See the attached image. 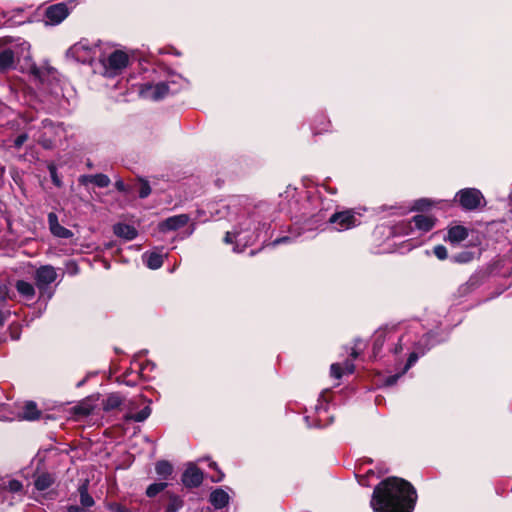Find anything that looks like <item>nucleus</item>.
I'll return each instance as SVG.
<instances>
[{
  "label": "nucleus",
  "mask_w": 512,
  "mask_h": 512,
  "mask_svg": "<svg viewBox=\"0 0 512 512\" xmlns=\"http://www.w3.org/2000/svg\"><path fill=\"white\" fill-rule=\"evenodd\" d=\"M150 405H146L143 409L135 414H129L125 417L126 420H133L135 422H143L151 415Z\"/></svg>",
  "instance_id": "7c9ffc66"
},
{
  "label": "nucleus",
  "mask_w": 512,
  "mask_h": 512,
  "mask_svg": "<svg viewBox=\"0 0 512 512\" xmlns=\"http://www.w3.org/2000/svg\"><path fill=\"white\" fill-rule=\"evenodd\" d=\"M390 339H391L390 332L387 331L386 329H380V330L376 331V333L374 335L373 346H372V352H373L374 357H377L381 353L385 342Z\"/></svg>",
  "instance_id": "6ab92c4d"
},
{
  "label": "nucleus",
  "mask_w": 512,
  "mask_h": 512,
  "mask_svg": "<svg viewBox=\"0 0 512 512\" xmlns=\"http://www.w3.org/2000/svg\"><path fill=\"white\" fill-rule=\"evenodd\" d=\"M112 246H113V244H112V243L107 244V247H108V248H111Z\"/></svg>",
  "instance_id": "338daca9"
},
{
  "label": "nucleus",
  "mask_w": 512,
  "mask_h": 512,
  "mask_svg": "<svg viewBox=\"0 0 512 512\" xmlns=\"http://www.w3.org/2000/svg\"><path fill=\"white\" fill-rule=\"evenodd\" d=\"M205 459L209 461V464H208L209 468H210V469H213V470H214V472H216V474H215V475H212V476L210 477V480H211L212 482H214V483H218V482L223 481V479H224V477H225V474H224V472L219 468L218 464H217L215 461L211 460L210 458H205Z\"/></svg>",
  "instance_id": "e433bc0d"
},
{
  "label": "nucleus",
  "mask_w": 512,
  "mask_h": 512,
  "mask_svg": "<svg viewBox=\"0 0 512 512\" xmlns=\"http://www.w3.org/2000/svg\"><path fill=\"white\" fill-rule=\"evenodd\" d=\"M350 357H351L352 359H357V358L359 357V352L357 351V349H356V348H353V349H352V351H351V353H350Z\"/></svg>",
  "instance_id": "e2e57ef3"
},
{
  "label": "nucleus",
  "mask_w": 512,
  "mask_h": 512,
  "mask_svg": "<svg viewBox=\"0 0 512 512\" xmlns=\"http://www.w3.org/2000/svg\"><path fill=\"white\" fill-rule=\"evenodd\" d=\"M48 171H49L52 183L56 187L61 188L63 186V182L60 179V177L58 176L57 167H56V165L54 163H50L48 165Z\"/></svg>",
  "instance_id": "a19ab883"
},
{
  "label": "nucleus",
  "mask_w": 512,
  "mask_h": 512,
  "mask_svg": "<svg viewBox=\"0 0 512 512\" xmlns=\"http://www.w3.org/2000/svg\"><path fill=\"white\" fill-rule=\"evenodd\" d=\"M123 397L119 393H110L102 402V407L105 412H110L119 408L123 403Z\"/></svg>",
  "instance_id": "5701e85b"
},
{
  "label": "nucleus",
  "mask_w": 512,
  "mask_h": 512,
  "mask_svg": "<svg viewBox=\"0 0 512 512\" xmlns=\"http://www.w3.org/2000/svg\"><path fill=\"white\" fill-rule=\"evenodd\" d=\"M29 74L40 83L45 82V71L42 67H38L35 63L29 67Z\"/></svg>",
  "instance_id": "ea45409f"
},
{
  "label": "nucleus",
  "mask_w": 512,
  "mask_h": 512,
  "mask_svg": "<svg viewBox=\"0 0 512 512\" xmlns=\"http://www.w3.org/2000/svg\"><path fill=\"white\" fill-rule=\"evenodd\" d=\"M47 221L49 225L50 232L53 236L63 239H70L73 237V232L64 226L60 225L58 221V216L54 212L48 213Z\"/></svg>",
  "instance_id": "f8f14e48"
},
{
  "label": "nucleus",
  "mask_w": 512,
  "mask_h": 512,
  "mask_svg": "<svg viewBox=\"0 0 512 512\" xmlns=\"http://www.w3.org/2000/svg\"><path fill=\"white\" fill-rule=\"evenodd\" d=\"M404 373H402V371L400 373H396L394 375H390L388 376L386 379H385V386H393L394 384L397 383L398 379L403 375Z\"/></svg>",
  "instance_id": "3c124183"
},
{
  "label": "nucleus",
  "mask_w": 512,
  "mask_h": 512,
  "mask_svg": "<svg viewBox=\"0 0 512 512\" xmlns=\"http://www.w3.org/2000/svg\"><path fill=\"white\" fill-rule=\"evenodd\" d=\"M455 199L462 209L472 211L481 206V201H484V196L481 191L476 188H464L456 193Z\"/></svg>",
  "instance_id": "7ed1b4c3"
},
{
  "label": "nucleus",
  "mask_w": 512,
  "mask_h": 512,
  "mask_svg": "<svg viewBox=\"0 0 512 512\" xmlns=\"http://www.w3.org/2000/svg\"><path fill=\"white\" fill-rule=\"evenodd\" d=\"M419 359V355L417 352H411L408 356L406 364L402 370V373H406Z\"/></svg>",
  "instance_id": "a18cd8bd"
},
{
  "label": "nucleus",
  "mask_w": 512,
  "mask_h": 512,
  "mask_svg": "<svg viewBox=\"0 0 512 512\" xmlns=\"http://www.w3.org/2000/svg\"><path fill=\"white\" fill-rule=\"evenodd\" d=\"M27 140L28 135L26 133L19 134L13 141V147L19 149Z\"/></svg>",
  "instance_id": "09e8293b"
},
{
  "label": "nucleus",
  "mask_w": 512,
  "mask_h": 512,
  "mask_svg": "<svg viewBox=\"0 0 512 512\" xmlns=\"http://www.w3.org/2000/svg\"><path fill=\"white\" fill-rule=\"evenodd\" d=\"M150 405H146L143 409L135 414H129L125 417L126 420H133L135 422H143L151 415Z\"/></svg>",
  "instance_id": "2f4dec72"
},
{
  "label": "nucleus",
  "mask_w": 512,
  "mask_h": 512,
  "mask_svg": "<svg viewBox=\"0 0 512 512\" xmlns=\"http://www.w3.org/2000/svg\"><path fill=\"white\" fill-rule=\"evenodd\" d=\"M155 471L158 476L167 480L173 473V466L167 460H159L155 464Z\"/></svg>",
  "instance_id": "a878e982"
},
{
  "label": "nucleus",
  "mask_w": 512,
  "mask_h": 512,
  "mask_svg": "<svg viewBox=\"0 0 512 512\" xmlns=\"http://www.w3.org/2000/svg\"><path fill=\"white\" fill-rule=\"evenodd\" d=\"M129 64V57L122 50H114L106 60L103 61L106 74L109 77L120 74Z\"/></svg>",
  "instance_id": "20e7f679"
},
{
  "label": "nucleus",
  "mask_w": 512,
  "mask_h": 512,
  "mask_svg": "<svg viewBox=\"0 0 512 512\" xmlns=\"http://www.w3.org/2000/svg\"><path fill=\"white\" fill-rule=\"evenodd\" d=\"M57 278L56 270L51 265L40 266L35 272V284L43 295L48 286L53 283Z\"/></svg>",
  "instance_id": "423d86ee"
},
{
  "label": "nucleus",
  "mask_w": 512,
  "mask_h": 512,
  "mask_svg": "<svg viewBox=\"0 0 512 512\" xmlns=\"http://www.w3.org/2000/svg\"><path fill=\"white\" fill-rule=\"evenodd\" d=\"M8 298H12L9 287L5 284L0 285V301H6Z\"/></svg>",
  "instance_id": "8fccbe9b"
},
{
  "label": "nucleus",
  "mask_w": 512,
  "mask_h": 512,
  "mask_svg": "<svg viewBox=\"0 0 512 512\" xmlns=\"http://www.w3.org/2000/svg\"><path fill=\"white\" fill-rule=\"evenodd\" d=\"M230 496L222 488L214 489L209 496V502L215 509H222L229 504Z\"/></svg>",
  "instance_id": "f3484780"
},
{
  "label": "nucleus",
  "mask_w": 512,
  "mask_h": 512,
  "mask_svg": "<svg viewBox=\"0 0 512 512\" xmlns=\"http://www.w3.org/2000/svg\"><path fill=\"white\" fill-rule=\"evenodd\" d=\"M42 414L37 403L29 400L24 403L21 412L18 413V418L25 421H36L41 419Z\"/></svg>",
  "instance_id": "ddd939ff"
},
{
  "label": "nucleus",
  "mask_w": 512,
  "mask_h": 512,
  "mask_svg": "<svg viewBox=\"0 0 512 512\" xmlns=\"http://www.w3.org/2000/svg\"><path fill=\"white\" fill-rule=\"evenodd\" d=\"M239 235L238 232H230V231H227L224 235V238H223V242L225 244H233L234 243V239Z\"/></svg>",
  "instance_id": "603ef678"
},
{
  "label": "nucleus",
  "mask_w": 512,
  "mask_h": 512,
  "mask_svg": "<svg viewBox=\"0 0 512 512\" xmlns=\"http://www.w3.org/2000/svg\"><path fill=\"white\" fill-rule=\"evenodd\" d=\"M204 479V474L194 463H189L181 475L182 484L188 488H198Z\"/></svg>",
  "instance_id": "0eeeda50"
},
{
  "label": "nucleus",
  "mask_w": 512,
  "mask_h": 512,
  "mask_svg": "<svg viewBox=\"0 0 512 512\" xmlns=\"http://www.w3.org/2000/svg\"><path fill=\"white\" fill-rule=\"evenodd\" d=\"M115 188L119 192L129 193L134 189V186L127 185L123 180L119 179L115 182Z\"/></svg>",
  "instance_id": "de8ad7c7"
},
{
  "label": "nucleus",
  "mask_w": 512,
  "mask_h": 512,
  "mask_svg": "<svg viewBox=\"0 0 512 512\" xmlns=\"http://www.w3.org/2000/svg\"><path fill=\"white\" fill-rule=\"evenodd\" d=\"M331 126V122L324 115H319L314 119L312 124L313 135H319L323 132H328Z\"/></svg>",
  "instance_id": "b1692460"
},
{
  "label": "nucleus",
  "mask_w": 512,
  "mask_h": 512,
  "mask_svg": "<svg viewBox=\"0 0 512 512\" xmlns=\"http://www.w3.org/2000/svg\"><path fill=\"white\" fill-rule=\"evenodd\" d=\"M79 182L82 185H86L87 183H93L97 187L105 188L110 184V178L106 174L98 173L94 175H82L79 178Z\"/></svg>",
  "instance_id": "a211bd4d"
},
{
  "label": "nucleus",
  "mask_w": 512,
  "mask_h": 512,
  "mask_svg": "<svg viewBox=\"0 0 512 512\" xmlns=\"http://www.w3.org/2000/svg\"><path fill=\"white\" fill-rule=\"evenodd\" d=\"M246 245H244L243 247H240L238 243H235L234 247H233V251L235 253H241L244 251Z\"/></svg>",
  "instance_id": "052dcab7"
},
{
  "label": "nucleus",
  "mask_w": 512,
  "mask_h": 512,
  "mask_svg": "<svg viewBox=\"0 0 512 512\" xmlns=\"http://www.w3.org/2000/svg\"><path fill=\"white\" fill-rule=\"evenodd\" d=\"M80 494V503L82 507H91L94 505L93 497L88 493V489L86 485H81L79 487Z\"/></svg>",
  "instance_id": "f704fd0d"
},
{
  "label": "nucleus",
  "mask_w": 512,
  "mask_h": 512,
  "mask_svg": "<svg viewBox=\"0 0 512 512\" xmlns=\"http://www.w3.org/2000/svg\"><path fill=\"white\" fill-rule=\"evenodd\" d=\"M468 235L469 231L465 226L455 225L448 228L447 236L444 239L451 244H458L464 241Z\"/></svg>",
  "instance_id": "2eb2a0df"
},
{
  "label": "nucleus",
  "mask_w": 512,
  "mask_h": 512,
  "mask_svg": "<svg viewBox=\"0 0 512 512\" xmlns=\"http://www.w3.org/2000/svg\"><path fill=\"white\" fill-rule=\"evenodd\" d=\"M42 132L40 134L38 143L44 149H53L55 146V139L50 136L51 133L56 129V125L51 119H44L41 122Z\"/></svg>",
  "instance_id": "9d476101"
},
{
  "label": "nucleus",
  "mask_w": 512,
  "mask_h": 512,
  "mask_svg": "<svg viewBox=\"0 0 512 512\" xmlns=\"http://www.w3.org/2000/svg\"><path fill=\"white\" fill-rule=\"evenodd\" d=\"M437 202L429 199V198H420L414 201L413 206L411 208L412 211L417 212H427L432 207H434Z\"/></svg>",
  "instance_id": "cd10ccee"
},
{
  "label": "nucleus",
  "mask_w": 512,
  "mask_h": 512,
  "mask_svg": "<svg viewBox=\"0 0 512 512\" xmlns=\"http://www.w3.org/2000/svg\"><path fill=\"white\" fill-rule=\"evenodd\" d=\"M402 339L403 337H400L398 342L395 343L394 347L390 350L394 355H399L403 351Z\"/></svg>",
  "instance_id": "864d4df0"
},
{
  "label": "nucleus",
  "mask_w": 512,
  "mask_h": 512,
  "mask_svg": "<svg viewBox=\"0 0 512 512\" xmlns=\"http://www.w3.org/2000/svg\"><path fill=\"white\" fill-rule=\"evenodd\" d=\"M141 398L145 401L147 400V398L144 395H141Z\"/></svg>",
  "instance_id": "774afa93"
},
{
  "label": "nucleus",
  "mask_w": 512,
  "mask_h": 512,
  "mask_svg": "<svg viewBox=\"0 0 512 512\" xmlns=\"http://www.w3.org/2000/svg\"><path fill=\"white\" fill-rule=\"evenodd\" d=\"M169 91V86L165 82H159L157 84L145 83L140 89V92L144 97L153 101L164 99L169 94Z\"/></svg>",
  "instance_id": "6e6552de"
},
{
  "label": "nucleus",
  "mask_w": 512,
  "mask_h": 512,
  "mask_svg": "<svg viewBox=\"0 0 512 512\" xmlns=\"http://www.w3.org/2000/svg\"><path fill=\"white\" fill-rule=\"evenodd\" d=\"M159 501L165 508L164 512H178L184 505L183 499L171 491L162 493Z\"/></svg>",
  "instance_id": "9b49d317"
},
{
  "label": "nucleus",
  "mask_w": 512,
  "mask_h": 512,
  "mask_svg": "<svg viewBox=\"0 0 512 512\" xmlns=\"http://www.w3.org/2000/svg\"><path fill=\"white\" fill-rule=\"evenodd\" d=\"M9 315L10 314L8 312L6 313L0 309V327L4 326Z\"/></svg>",
  "instance_id": "6e6d98bb"
},
{
  "label": "nucleus",
  "mask_w": 512,
  "mask_h": 512,
  "mask_svg": "<svg viewBox=\"0 0 512 512\" xmlns=\"http://www.w3.org/2000/svg\"><path fill=\"white\" fill-rule=\"evenodd\" d=\"M150 405H146L143 409L135 414H129L125 417L126 420H133L135 422H143L151 415Z\"/></svg>",
  "instance_id": "473e14b6"
},
{
  "label": "nucleus",
  "mask_w": 512,
  "mask_h": 512,
  "mask_svg": "<svg viewBox=\"0 0 512 512\" xmlns=\"http://www.w3.org/2000/svg\"><path fill=\"white\" fill-rule=\"evenodd\" d=\"M87 50H88V48L84 44L79 42V43H76L75 45H73L71 48H69L67 53L69 55H71L72 57H74L77 61L84 63L85 59L81 58L80 53L82 51H87Z\"/></svg>",
  "instance_id": "58836bf2"
},
{
  "label": "nucleus",
  "mask_w": 512,
  "mask_h": 512,
  "mask_svg": "<svg viewBox=\"0 0 512 512\" xmlns=\"http://www.w3.org/2000/svg\"><path fill=\"white\" fill-rule=\"evenodd\" d=\"M137 186H138V196L139 198L141 199H145L147 198L150 194H151V186L148 182V180L142 178V177H139L138 178V183H137Z\"/></svg>",
  "instance_id": "c9c22d12"
},
{
  "label": "nucleus",
  "mask_w": 512,
  "mask_h": 512,
  "mask_svg": "<svg viewBox=\"0 0 512 512\" xmlns=\"http://www.w3.org/2000/svg\"><path fill=\"white\" fill-rule=\"evenodd\" d=\"M343 369H344V372H346V373H348V374H353V373H354V371H355V365H354V363H353L351 360H348V359H347V360L344 362V367H343Z\"/></svg>",
  "instance_id": "5fc2aeb1"
},
{
  "label": "nucleus",
  "mask_w": 512,
  "mask_h": 512,
  "mask_svg": "<svg viewBox=\"0 0 512 512\" xmlns=\"http://www.w3.org/2000/svg\"><path fill=\"white\" fill-rule=\"evenodd\" d=\"M433 253L439 260H445L448 257L447 248L442 244L436 245L433 248Z\"/></svg>",
  "instance_id": "79ce46f5"
},
{
  "label": "nucleus",
  "mask_w": 512,
  "mask_h": 512,
  "mask_svg": "<svg viewBox=\"0 0 512 512\" xmlns=\"http://www.w3.org/2000/svg\"><path fill=\"white\" fill-rule=\"evenodd\" d=\"M327 222L334 225V229L339 232L352 229L361 224L353 209L336 211L329 217Z\"/></svg>",
  "instance_id": "f03ea898"
},
{
  "label": "nucleus",
  "mask_w": 512,
  "mask_h": 512,
  "mask_svg": "<svg viewBox=\"0 0 512 512\" xmlns=\"http://www.w3.org/2000/svg\"><path fill=\"white\" fill-rule=\"evenodd\" d=\"M15 54L10 48L4 49L0 52V73L9 71L14 67Z\"/></svg>",
  "instance_id": "412c9836"
},
{
  "label": "nucleus",
  "mask_w": 512,
  "mask_h": 512,
  "mask_svg": "<svg viewBox=\"0 0 512 512\" xmlns=\"http://www.w3.org/2000/svg\"><path fill=\"white\" fill-rule=\"evenodd\" d=\"M258 252H259V250H251V251L249 252V256H250V257H253V256H255Z\"/></svg>",
  "instance_id": "0e129e2a"
},
{
  "label": "nucleus",
  "mask_w": 512,
  "mask_h": 512,
  "mask_svg": "<svg viewBox=\"0 0 512 512\" xmlns=\"http://www.w3.org/2000/svg\"><path fill=\"white\" fill-rule=\"evenodd\" d=\"M68 512H84L83 507H80L78 505H69L67 507Z\"/></svg>",
  "instance_id": "4d7b16f0"
},
{
  "label": "nucleus",
  "mask_w": 512,
  "mask_h": 512,
  "mask_svg": "<svg viewBox=\"0 0 512 512\" xmlns=\"http://www.w3.org/2000/svg\"><path fill=\"white\" fill-rule=\"evenodd\" d=\"M474 256V252L465 250L453 255L451 260L454 263L466 264L471 262L474 259Z\"/></svg>",
  "instance_id": "72a5a7b5"
},
{
  "label": "nucleus",
  "mask_w": 512,
  "mask_h": 512,
  "mask_svg": "<svg viewBox=\"0 0 512 512\" xmlns=\"http://www.w3.org/2000/svg\"><path fill=\"white\" fill-rule=\"evenodd\" d=\"M145 263L152 270L159 269L163 265V257L161 254L151 252L146 256Z\"/></svg>",
  "instance_id": "c85d7f7f"
},
{
  "label": "nucleus",
  "mask_w": 512,
  "mask_h": 512,
  "mask_svg": "<svg viewBox=\"0 0 512 512\" xmlns=\"http://www.w3.org/2000/svg\"><path fill=\"white\" fill-rule=\"evenodd\" d=\"M113 233L126 241H132L138 236V230L127 223H116L113 225Z\"/></svg>",
  "instance_id": "4468645a"
},
{
  "label": "nucleus",
  "mask_w": 512,
  "mask_h": 512,
  "mask_svg": "<svg viewBox=\"0 0 512 512\" xmlns=\"http://www.w3.org/2000/svg\"><path fill=\"white\" fill-rule=\"evenodd\" d=\"M484 275L475 273L469 277L466 283L462 284L459 288L461 294H468L475 289L479 288L483 283Z\"/></svg>",
  "instance_id": "aec40b11"
},
{
  "label": "nucleus",
  "mask_w": 512,
  "mask_h": 512,
  "mask_svg": "<svg viewBox=\"0 0 512 512\" xmlns=\"http://www.w3.org/2000/svg\"><path fill=\"white\" fill-rule=\"evenodd\" d=\"M7 488L12 493H18L23 490V484L17 479H12L8 482Z\"/></svg>",
  "instance_id": "49530a36"
},
{
  "label": "nucleus",
  "mask_w": 512,
  "mask_h": 512,
  "mask_svg": "<svg viewBox=\"0 0 512 512\" xmlns=\"http://www.w3.org/2000/svg\"><path fill=\"white\" fill-rule=\"evenodd\" d=\"M70 14L69 8L66 3L60 2L48 6L44 12V21L46 25H59Z\"/></svg>",
  "instance_id": "39448f33"
},
{
  "label": "nucleus",
  "mask_w": 512,
  "mask_h": 512,
  "mask_svg": "<svg viewBox=\"0 0 512 512\" xmlns=\"http://www.w3.org/2000/svg\"><path fill=\"white\" fill-rule=\"evenodd\" d=\"M416 501L414 486L403 478L392 476L374 487L370 506L374 512H413Z\"/></svg>",
  "instance_id": "f257e3e1"
},
{
  "label": "nucleus",
  "mask_w": 512,
  "mask_h": 512,
  "mask_svg": "<svg viewBox=\"0 0 512 512\" xmlns=\"http://www.w3.org/2000/svg\"><path fill=\"white\" fill-rule=\"evenodd\" d=\"M288 239H289L288 237L278 238V239L274 240L273 245H278L280 243L286 242V241H288Z\"/></svg>",
  "instance_id": "680f3d73"
},
{
  "label": "nucleus",
  "mask_w": 512,
  "mask_h": 512,
  "mask_svg": "<svg viewBox=\"0 0 512 512\" xmlns=\"http://www.w3.org/2000/svg\"><path fill=\"white\" fill-rule=\"evenodd\" d=\"M74 415L80 417L89 416L93 411V406L90 404L80 403L72 408Z\"/></svg>",
  "instance_id": "4c0bfd02"
},
{
  "label": "nucleus",
  "mask_w": 512,
  "mask_h": 512,
  "mask_svg": "<svg viewBox=\"0 0 512 512\" xmlns=\"http://www.w3.org/2000/svg\"><path fill=\"white\" fill-rule=\"evenodd\" d=\"M15 288L21 296L28 300L32 299L35 296L34 286L27 281L17 280L15 283Z\"/></svg>",
  "instance_id": "393cba45"
},
{
  "label": "nucleus",
  "mask_w": 512,
  "mask_h": 512,
  "mask_svg": "<svg viewBox=\"0 0 512 512\" xmlns=\"http://www.w3.org/2000/svg\"><path fill=\"white\" fill-rule=\"evenodd\" d=\"M168 487L167 482H157L150 484L146 489V496L149 498L156 497L159 493L165 492V489Z\"/></svg>",
  "instance_id": "c756f323"
},
{
  "label": "nucleus",
  "mask_w": 512,
  "mask_h": 512,
  "mask_svg": "<svg viewBox=\"0 0 512 512\" xmlns=\"http://www.w3.org/2000/svg\"><path fill=\"white\" fill-rule=\"evenodd\" d=\"M144 367L142 366L137 372V377L135 379H131L130 376L133 374L131 369L126 370L122 375L117 377L116 381L120 384H125L127 386L133 387L137 384V379L142 375Z\"/></svg>",
  "instance_id": "bb28decb"
},
{
  "label": "nucleus",
  "mask_w": 512,
  "mask_h": 512,
  "mask_svg": "<svg viewBox=\"0 0 512 512\" xmlns=\"http://www.w3.org/2000/svg\"><path fill=\"white\" fill-rule=\"evenodd\" d=\"M113 511L114 512H128V509L121 504H116L115 508H113Z\"/></svg>",
  "instance_id": "bf43d9fd"
},
{
  "label": "nucleus",
  "mask_w": 512,
  "mask_h": 512,
  "mask_svg": "<svg viewBox=\"0 0 512 512\" xmlns=\"http://www.w3.org/2000/svg\"><path fill=\"white\" fill-rule=\"evenodd\" d=\"M85 382H86V379L84 378V379H82L81 381H79V382L77 383V385H76V386H77V387H81V386H83V385H84V383H85Z\"/></svg>",
  "instance_id": "69168bd1"
},
{
  "label": "nucleus",
  "mask_w": 512,
  "mask_h": 512,
  "mask_svg": "<svg viewBox=\"0 0 512 512\" xmlns=\"http://www.w3.org/2000/svg\"><path fill=\"white\" fill-rule=\"evenodd\" d=\"M42 69L45 71V78L56 72V69L51 66L42 67Z\"/></svg>",
  "instance_id": "13d9d810"
},
{
  "label": "nucleus",
  "mask_w": 512,
  "mask_h": 512,
  "mask_svg": "<svg viewBox=\"0 0 512 512\" xmlns=\"http://www.w3.org/2000/svg\"><path fill=\"white\" fill-rule=\"evenodd\" d=\"M189 221L187 214H179L166 218L158 225L159 231L165 233L169 231H176L184 227Z\"/></svg>",
  "instance_id": "1a4fd4ad"
},
{
  "label": "nucleus",
  "mask_w": 512,
  "mask_h": 512,
  "mask_svg": "<svg viewBox=\"0 0 512 512\" xmlns=\"http://www.w3.org/2000/svg\"><path fill=\"white\" fill-rule=\"evenodd\" d=\"M8 331L12 340H19L21 336V327L19 324L13 323L9 325Z\"/></svg>",
  "instance_id": "c03bdc74"
},
{
  "label": "nucleus",
  "mask_w": 512,
  "mask_h": 512,
  "mask_svg": "<svg viewBox=\"0 0 512 512\" xmlns=\"http://www.w3.org/2000/svg\"><path fill=\"white\" fill-rule=\"evenodd\" d=\"M437 219L434 216L418 214L412 217L411 222L415 227L424 233L431 231L436 225Z\"/></svg>",
  "instance_id": "dca6fc26"
},
{
  "label": "nucleus",
  "mask_w": 512,
  "mask_h": 512,
  "mask_svg": "<svg viewBox=\"0 0 512 512\" xmlns=\"http://www.w3.org/2000/svg\"><path fill=\"white\" fill-rule=\"evenodd\" d=\"M55 483V477L48 472L40 473L34 479V487L38 491H45Z\"/></svg>",
  "instance_id": "4be33fe9"
},
{
  "label": "nucleus",
  "mask_w": 512,
  "mask_h": 512,
  "mask_svg": "<svg viewBox=\"0 0 512 512\" xmlns=\"http://www.w3.org/2000/svg\"><path fill=\"white\" fill-rule=\"evenodd\" d=\"M330 374L336 379H340L344 374V369L339 363H333L330 366Z\"/></svg>",
  "instance_id": "37998d69"
}]
</instances>
